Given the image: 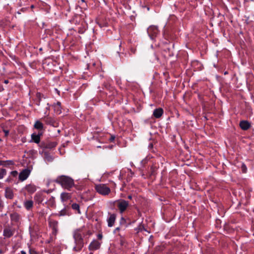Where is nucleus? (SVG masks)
I'll return each instance as SVG.
<instances>
[{
	"label": "nucleus",
	"instance_id": "obj_39",
	"mask_svg": "<svg viewBox=\"0 0 254 254\" xmlns=\"http://www.w3.org/2000/svg\"><path fill=\"white\" fill-rule=\"evenodd\" d=\"M3 131L4 133V136L7 137L9 134V131L8 130L3 129Z\"/></svg>",
	"mask_w": 254,
	"mask_h": 254
},
{
	"label": "nucleus",
	"instance_id": "obj_7",
	"mask_svg": "<svg viewBox=\"0 0 254 254\" xmlns=\"http://www.w3.org/2000/svg\"><path fill=\"white\" fill-rule=\"evenodd\" d=\"M147 34L151 39L154 40L159 34L158 27L155 25L150 26L147 30Z\"/></svg>",
	"mask_w": 254,
	"mask_h": 254
},
{
	"label": "nucleus",
	"instance_id": "obj_2",
	"mask_svg": "<svg viewBox=\"0 0 254 254\" xmlns=\"http://www.w3.org/2000/svg\"><path fill=\"white\" fill-rule=\"evenodd\" d=\"M86 235L85 232L82 229H79L74 231L73 238L75 246L73 250L75 252L80 251L84 246L83 237Z\"/></svg>",
	"mask_w": 254,
	"mask_h": 254
},
{
	"label": "nucleus",
	"instance_id": "obj_13",
	"mask_svg": "<svg viewBox=\"0 0 254 254\" xmlns=\"http://www.w3.org/2000/svg\"><path fill=\"white\" fill-rule=\"evenodd\" d=\"M101 244L97 240H94L90 244L88 249L89 251H94L98 250L100 248Z\"/></svg>",
	"mask_w": 254,
	"mask_h": 254
},
{
	"label": "nucleus",
	"instance_id": "obj_50",
	"mask_svg": "<svg viewBox=\"0 0 254 254\" xmlns=\"http://www.w3.org/2000/svg\"><path fill=\"white\" fill-rule=\"evenodd\" d=\"M149 146L150 147H153V144L152 143H151V144H149Z\"/></svg>",
	"mask_w": 254,
	"mask_h": 254
},
{
	"label": "nucleus",
	"instance_id": "obj_10",
	"mask_svg": "<svg viewBox=\"0 0 254 254\" xmlns=\"http://www.w3.org/2000/svg\"><path fill=\"white\" fill-rule=\"evenodd\" d=\"M30 172L29 169L23 170L19 174V180L21 181H24L26 180L30 175Z\"/></svg>",
	"mask_w": 254,
	"mask_h": 254
},
{
	"label": "nucleus",
	"instance_id": "obj_15",
	"mask_svg": "<svg viewBox=\"0 0 254 254\" xmlns=\"http://www.w3.org/2000/svg\"><path fill=\"white\" fill-rule=\"evenodd\" d=\"M45 195L41 192H37L34 196V200L38 204L42 203L44 200Z\"/></svg>",
	"mask_w": 254,
	"mask_h": 254
},
{
	"label": "nucleus",
	"instance_id": "obj_32",
	"mask_svg": "<svg viewBox=\"0 0 254 254\" xmlns=\"http://www.w3.org/2000/svg\"><path fill=\"white\" fill-rule=\"evenodd\" d=\"M43 105L45 106V109L46 111L45 112V114H47V111H49L50 107L49 103L47 102V101H45V103H43Z\"/></svg>",
	"mask_w": 254,
	"mask_h": 254
},
{
	"label": "nucleus",
	"instance_id": "obj_44",
	"mask_svg": "<svg viewBox=\"0 0 254 254\" xmlns=\"http://www.w3.org/2000/svg\"><path fill=\"white\" fill-rule=\"evenodd\" d=\"M98 237L99 239H101L102 238V234H99L98 236Z\"/></svg>",
	"mask_w": 254,
	"mask_h": 254
},
{
	"label": "nucleus",
	"instance_id": "obj_3",
	"mask_svg": "<svg viewBox=\"0 0 254 254\" xmlns=\"http://www.w3.org/2000/svg\"><path fill=\"white\" fill-rule=\"evenodd\" d=\"M113 205L117 208L121 214L125 212L129 206V202L123 199H119L113 202Z\"/></svg>",
	"mask_w": 254,
	"mask_h": 254
},
{
	"label": "nucleus",
	"instance_id": "obj_28",
	"mask_svg": "<svg viewBox=\"0 0 254 254\" xmlns=\"http://www.w3.org/2000/svg\"><path fill=\"white\" fill-rule=\"evenodd\" d=\"M33 206V202L32 200H26L24 203V206L27 210H30Z\"/></svg>",
	"mask_w": 254,
	"mask_h": 254
},
{
	"label": "nucleus",
	"instance_id": "obj_37",
	"mask_svg": "<svg viewBox=\"0 0 254 254\" xmlns=\"http://www.w3.org/2000/svg\"><path fill=\"white\" fill-rule=\"evenodd\" d=\"M120 223L121 225H124L126 223V220L125 219V218L122 217L120 219Z\"/></svg>",
	"mask_w": 254,
	"mask_h": 254
},
{
	"label": "nucleus",
	"instance_id": "obj_21",
	"mask_svg": "<svg viewBox=\"0 0 254 254\" xmlns=\"http://www.w3.org/2000/svg\"><path fill=\"white\" fill-rule=\"evenodd\" d=\"M64 206V208L61 210L58 214H56L57 216H63L65 215H69L68 210L70 208L69 206L68 205H65Z\"/></svg>",
	"mask_w": 254,
	"mask_h": 254
},
{
	"label": "nucleus",
	"instance_id": "obj_27",
	"mask_svg": "<svg viewBox=\"0 0 254 254\" xmlns=\"http://www.w3.org/2000/svg\"><path fill=\"white\" fill-rule=\"evenodd\" d=\"M157 167L154 165H152L150 167V169L148 172L149 177H155L157 174L156 172L157 170Z\"/></svg>",
	"mask_w": 254,
	"mask_h": 254
},
{
	"label": "nucleus",
	"instance_id": "obj_51",
	"mask_svg": "<svg viewBox=\"0 0 254 254\" xmlns=\"http://www.w3.org/2000/svg\"><path fill=\"white\" fill-rule=\"evenodd\" d=\"M47 193H49L50 192V190H48L47 191H46Z\"/></svg>",
	"mask_w": 254,
	"mask_h": 254
},
{
	"label": "nucleus",
	"instance_id": "obj_52",
	"mask_svg": "<svg viewBox=\"0 0 254 254\" xmlns=\"http://www.w3.org/2000/svg\"><path fill=\"white\" fill-rule=\"evenodd\" d=\"M131 51H132L133 53H134V51H135V50H133V49H132V50H131Z\"/></svg>",
	"mask_w": 254,
	"mask_h": 254
},
{
	"label": "nucleus",
	"instance_id": "obj_38",
	"mask_svg": "<svg viewBox=\"0 0 254 254\" xmlns=\"http://www.w3.org/2000/svg\"><path fill=\"white\" fill-rule=\"evenodd\" d=\"M10 174L13 177H15L17 176L18 172L17 171H12L11 172Z\"/></svg>",
	"mask_w": 254,
	"mask_h": 254
},
{
	"label": "nucleus",
	"instance_id": "obj_23",
	"mask_svg": "<svg viewBox=\"0 0 254 254\" xmlns=\"http://www.w3.org/2000/svg\"><path fill=\"white\" fill-rule=\"evenodd\" d=\"M11 223L18 222L20 219V215L17 213H13L10 215Z\"/></svg>",
	"mask_w": 254,
	"mask_h": 254
},
{
	"label": "nucleus",
	"instance_id": "obj_30",
	"mask_svg": "<svg viewBox=\"0 0 254 254\" xmlns=\"http://www.w3.org/2000/svg\"><path fill=\"white\" fill-rule=\"evenodd\" d=\"M14 165V162L12 160H6L5 161L4 167H9Z\"/></svg>",
	"mask_w": 254,
	"mask_h": 254
},
{
	"label": "nucleus",
	"instance_id": "obj_45",
	"mask_svg": "<svg viewBox=\"0 0 254 254\" xmlns=\"http://www.w3.org/2000/svg\"><path fill=\"white\" fill-rule=\"evenodd\" d=\"M154 57H155V60H156V61H158L159 60V58H158V57L157 56H156V55H154Z\"/></svg>",
	"mask_w": 254,
	"mask_h": 254
},
{
	"label": "nucleus",
	"instance_id": "obj_18",
	"mask_svg": "<svg viewBox=\"0 0 254 254\" xmlns=\"http://www.w3.org/2000/svg\"><path fill=\"white\" fill-rule=\"evenodd\" d=\"M34 128L39 130L38 132H43L45 130L43 124L39 120H37L34 125Z\"/></svg>",
	"mask_w": 254,
	"mask_h": 254
},
{
	"label": "nucleus",
	"instance_id": "obj_14",
	"mask_svg": "<svg viewBox=\"0 0 254 254\" xmlns=\"http://www.w3.org/2000/svg\"><path fill=\"white\" fill-rule=\"evenodd\" d=\"M71 197V194L68 192H63L61 194V199L64 203V205H67L66 202L70 199Z\"/></svg>",
	"mask_w": 254,
	"mask_h": 254
},
{
	"label": "nucleus",
	"instance_id": "obj_9",
	"mask_svg": "<svg viewBox=\"0 0 254 254\" xmlns=\"http://www.w3.org/2000/svg\"><path fill=\"white\" fill-rule=\"evenodd\" d=\"M59 223L56 220H51L49 222L50 227L52 229V235L56 236L58 232Z\"/></svg>",
	"mask_w": 254,
	"mask_h": 254
},
{
	"label": "nucleus",
	"instance_id": "obj_48",
	"mask_svg": "<svg viewBox=\"0 0 254 254\" xmlns=\"http://www.w3.org/2000/svg\"><path fill=\"white\" fill-rule=\"evenodd\" d=\"M21 254H26V252L24 251H21Z\"/></svg>",
	"mask_w": 254,
	"mask_h": 254
},
{
	"label": "nucleus",
	"instance_id": "obj_31",
	"mask_svg": "<svg viewBox=\"0 0 254 254\" xmlns=\"http://www.w3.org/2000/svg\"><path fill=\"white\" fill-rule=\"evenodd\" d=\"M6 171L4 169H0V179H2L5 175H6Z\"/></svg>",
	"mask_w": 254,
	"mask_h": 254
},
{
	"label": "nucleus",
	"instance_id": "obj_36",
	"mask_svg": "<svg viewBox=\"0 0 254 254\" xmlns=\"http://www.w3.org/2000/svg\"><path fill=\"white\" fill-rule=\"evenodd\" d=\"M148 159L147 158H144L141 161V164L142 166H144L147 163Z\"/></svg>",
	"mask_w": 254,
	"mask_h": 254
},
{
	"label": "nucleus",
	"instance_id": "obj_1",
	"mask_svg": "<svg viewBox=\"0 0 254 254\" xmlns=\"http://www.w3.org/2000/svg\"><path fill=\"white\" fill-rule=\"evenodd\" d=\"M54 182L60 185L63 188L68 191L71 190L73 187H74L78 190L80 189V187L74 184L73 179L67 176H59L56 179Z\"/></svg>",
	"mask_w": 254,
	"mask_h": 254
},
{
	"label": "nucleus",
	"instance_id": "obj_42",
	"mask_svg": "<svg viewBox=\"0 0 254 254\" xmlns=\"http://www.w3.org/2000/svg\"><path fill=\"white\" fill-rule=\"evenodd\" d=\"M5 161L0 160V165L4 166Z\"/></svg>",
	"mask_w": 254,
	"mask_h": 254
},
{
	"label": "nucleus",
	"instance_id": "obj_40",
	"mask_svg": "<svg viewBox=\"0 0 254 254\" xmlns=\"http://www.w3.org/2000/svg\"><path fill=\"white\" fill-rule=\"evenodd\" d=\"M115 136L114 135H111L109 139V140L110 142H113L115 140Z\"/></svg>",
	"mask_w": 254,
	"mask_h": 254
},
{
	"label": "nucleus",
	"instance_id": "obj_54",
	"mask_svg": "<svg viewBox=\"0 0 254 254\" xmlns=\"http://www.w3.org/2000/svg\"><path fill=\"white\" fill-rule=\"evenodd\" d=\"M0 254H2V252H1V250L0 251Z\"/></svg>",
	"mask_w": 254,
	"mask_h": 254
},
{
	"label": "nucleus",
	"instance_id": "obj_47",
	"mask_svg": "<svg viewBox=\"0 0 254 254\" xmlns=\"http://www.w3.org/2000/svg\"><path fill=\"white\" fill-rule=\"evenodd\" d=\"M3 82H4L5 84H7V83L9 82V81H8V80H4Z\"/></svg>",
	"mask_w": 254,
	"mask_h": 254
},
{
	"label": "nucleus",
	"instance_id": "obj_5",
	"mask_svg": "<svg viewBox=\"0 0 254 254\" xmlns=\"http://www.w3.org/2000/svg\"><path fill=\"white\" fill-rule=\"evenodd\" d=\"M42 120L47 125L54 127H58L59 126V123L56 119L54 117L50 116L49 115H45L42 118Z\"/></svg>",
	"mask_w": 254,
	"mask_h": 254
},
{
	"label": "nucleus",
	"instance_id": "obj_43",
	"mask_svg": "<svg viewBox=\"0 0 254 254\" xmlns=\"http://www.w3.org/2000/svg\"><path fill=\"white\" fill-rule=\"evenodd\" d=\"M120 230V227H117L115 229V230H114V232H116V231H118Z\"/></svg>",
	"mask_w": 254,
	"mask_h": 254
},
{
	"label": "nucleus",
	"instance_id": "obj_29",
	"mask_svg": "<svg viewBox=\"0 0 254 254\" xmlns=\"http://www.w3.org/2000/svg\"><path fill=\"white\" fill-rule=\"evenodd\" d=\"M71 207L73 209H74L75 210H77L79 214L81 213L80 209H79V205L78 204L76 203H73L71 204Z\"/></svg>",
	"mask_w": 254,
	"mask_h": 254
},
{
	"label": "nucleus",
	"instance_id": "obj_35",
	"mask_svg": "<svg viewBox=\"0 0 254 254\" xmlns=\"http://www.w3.org/2000/svg\"><path fill=\"white\" fill-rule=\"evenodd\" d=\"M85 31V29L84 27H80L78 28V32L80 34H83Z\"/></svg>",
	"mask_w": 254,
	"mask_h": 254
},
{
	"label": "nucleus",
	"instance_id": "obj_49",
	"mask_svg": "<svg viewBox=\"0 0 254 254\" xmlns=\"http://www.w3.org/2000/svg\"><path fill=\"white\" fill-rule=\"evenodd\" d=\"M86 234H87V235H91V233L90 231H88V232H87Z\"/></svg>",
	"mask_w": 254,
	"mask_h": 254
},
{
	"label": "nucleus",
	"instance_id": "obj_6",
	"mask_svg": "<svg viewBox=\"0 0 254 254\" xmlns=\"http://www.w3.org/2000/svg\"><path fill=\"white\" fill-rule=\"evenodd\" d=\"M95 190L99 193L106 195L111 191L110 189L105 184H99L95 186Z\"/></svg>",
	"mask_w": 254,
	"mask_h": 254
},
{
	"label": "nucleus",
	"instance_id": "obj_22",
	"mask_svg": "<svg viewBox=\"0 0 254 254\" xmlns=\"http://www.w3.org/2000/svg\"><path fill=\"white\" fill-rule=\"evenodd\" d=\"M43 158L46 161L52 162L54 160V157L48 152L44 151Z\"/></svg>",
	"mask_w": 254,
	"mask_h": 254
},
{
	"label": "nucleus",
	"instance_id": "obj_8",
	"mask_svg": "<svg viewBox=\"0 0 254 254\" xmlns=\"http://www.w3.org/2000/svg\"><path fill=\"white\" fill-rule=\"evenodd\" d=\"M58 143L56 141H46V142H42L39 145V146L43 149H53L56 147Z\"/></svg>",
	"mask_w": 254,
	"mask_h": 254
},
{
	"label": "nucleus",
	"instance_id": "obj_11",
	"mask_svg": "<svg viewBox=\"0 0 254 254\" xmlns=\"http://www.w3.org/2000/svg\"><path fill=\"white\" fill-rule=\"evenodd\" d=\"M44 99V103H45V101H47L46 98L44 97V95L40 92H37L36 94V97L34 99V102L35 104L38 106H40L41 102L42 101V99Z\"/></svg>",
	"mask_w": 254,
	"mask_h": 254
},
{
	"label": "nucleus",
	"instance_id": "obj_25",
	"mask_svg": "<svg viewBox=\"0 0 254 254\" xmlns=\"http://www.w3.org/2000/svg\"><path fill=\"white\" fill-rule=\"evenodd\" d=\"M54 111L57 114L60 115L62 113L61 103L60 102H57V103L54 105Z\"/></svg>",
	"mask_w": 254,
	"mask_h": 254
},
{
	"label": "nucleus",
	"instance_id": "obj_33",
	"mask_svg": "<svg viewBox=\"0 0 254 254\" xmlns=\"http://www.w3.org/2000/svg\"><path fill=\"white\" fill-rule=\"evenodd\" d=\"M241 169L243 173H246L247 171V167L244 163L241 164Z\"/></svg>",
	"mask_w": 254,
	"mask_h": 254
},
{
	"label": "nucleus",
	"instance_id": "obj_24",
	"mask_svg": "<svg viewBox=\"0 0 254 254\" xmlns=\"http://www.w3.org/2000/svg\"><path fill=\"white\" fill-rule=\"evenodd\" d=\"M48 207L53 208L56 207V201L55 198L53 196H51L48 200L45 202Z\"/></svg>",
	"mask_w": 254,
	"mask_h": 254
},
{
	"label": "nucleus",
	"instance_id": "obj_4",
	"mask_svg": "<svg viewBox=\"0 0 254 254\" xmlns=\"http://www.w3.org/2000/svg\"><path fill=\"white\" fill-rule=\"evenodd\" d=\"M14 226V224L13 223H10V224H7L4 226L3 236L4 237L9 238L14 234L15 228Z\"/></svg>",
	"mask_w": 254,
	"mask_h": 254
},
{
	"label": "nucleus",
	"instance_id": "obj_20",
	"mask_svg": "<svg viewBox=\"0 0 254 254\" xmlns=\"http://www.w3.org/2000/svg\"><path fill=\"white\" fill-rule=\"evenodd\" d=\"M4 195L5 197L9 199H13L14 197V194L12 190L10 188H6L5 189Z\"/></svg>",
	"mask_w": 254,
	"mask_h": 254
},
{
	"label": "nucleus",
	"instance_id": "obj_26",
	"mask_svg": "<svg viewBox=\"0 0 254 254\" xmlns=\"http://www.w3.org/2000/svg\"><path fill=\"white\" fill-rule=\"evenodd\" d=\"M25 188L26 190L30 193H34L36 190L35 186L31 184L26 185Z\"/></svg>",
	"mask_w": 254,
	"mask_h": 254
},
{
	"label": "nucleus",
	"instance_id": "obj_46",
	"mask_svg": "<svg viewBox=\"0 0 254 254\" xmlns=\"http://www.w3.org/2000/svg\"><path fill=\"white\" fill-rule=\"evenodd\" d=\"M132 195H129L127 196V198L129 199H131L132 198Z\"/></svg>",
	"mask_w": 254,
	"mask_h": 254
},
{
	"label": "nucleus",
	"instance_id": "obj_16",
	"mask_svg": "<svg viewBox=\"0 0 254 254\" xmlns=\"http://www.w3.org/2000/svg\"><path fill=\"white\" fill-rule=\"evenodd\" d=\"M164 113V110L162 108H158L155 109L153 112L152 116L156 119L161 117Z\"/></svg>",
	"mask_w": 254,
	"mask_h": 254
},
{
	"label": "nucleus",
	"instance_id": "obj_41",
	"mask_svg": "<svg viewBox=\"0 0 254 254\" xmlns=\"http://www.w3.org/2000/svg\"><path fill=\"white\" fill-rule=\"evenodd\" d=\"M30 254H37L36 252L34 250L30 249L29 250Z\"/></svg>",
	"mask_w": 254,
	"mask_h": 254
},
{
	"label": "nucleus",
	"instance_id": "obj_19",
	"mask_svg": "<svg viewBox=\"0 0 254 254\" xmlns=\"http://www.w3.org/2000/svg\"><path fill=\"white\" fill-rule=\"evenodd\" d=\"M239 125L241 129L244 130H247L251 127V124L248 121L245 120L241 121Z\"/></svg>",
	"mask_w": 254,
	"mask_h": 254
},
{
	"label": "nucleus",
	"instance_id": "obj_17",
	"mask_svg": "<svg viewBox=\"0 0 254 254\" xmlns=\"http://www.w3.org/2000/svg\"><path fill=\"white\" fill-rule=\"evenodd\" d=\"M116 219V214L114 213H109V217L107 219L108 226L109 227H112Z\"/></svg>",
	"mask_w": 254,
	"mask_h": 254
},
{
	"label": "nucleus",
	"instance_id": "obj_53",
	"mask_svg": "<svg viewBox=\"0 0 254 254\" xmlns=\"http://www.w3.org/2000/svg\"><path fill=\"white\" fill-rule=\"evenodd\" d=\"M21 10L22 11H23V8H21Z\"/></svg>",
	"mask_w": 254,
	"mask_h": 254
},
{
	"label": "nucleus",
	"instance_id": "obj_12",
	"mask_svg": "<svg viewBox=\"0 0 254 254\" xmlns=\"http://www.w3.org/2000/svg\"><path fill=\"white\" fill-rule=\"evenodd\" d=\"M43 135V132H35L31 134V140L37 144H40L41 136Z\"/></svg>",
	"mask_w": 254,
	"mask_h": 254
},
{
	"label": "nucleus",
	"instance_id": "obj_34",
	"mask_svg": "<svg viewBox=\"0 0 254 254\" xmlns=\"http://www.w3.org/2000/svg\"><path fill=\"white\" fill-rule=\"evenodd\" d=\"M104 87L105 89H108V90H112L113 89V87H112L110 84H109V83H105L104 84Z\"/></svg>",
	"mask_w": 254,
	"mask_h": 254
}]
</instances>
